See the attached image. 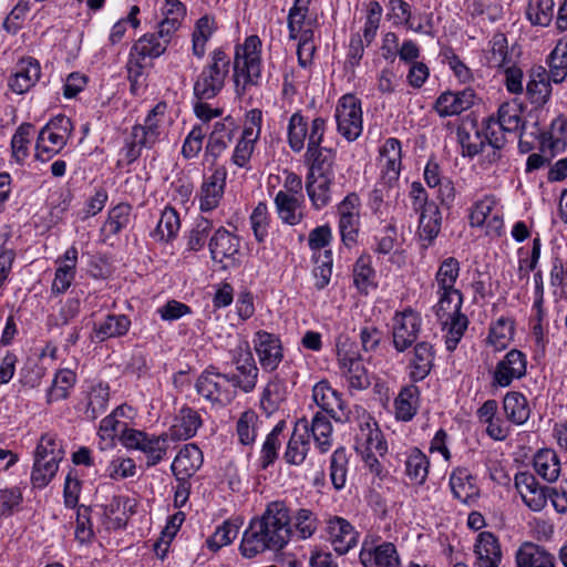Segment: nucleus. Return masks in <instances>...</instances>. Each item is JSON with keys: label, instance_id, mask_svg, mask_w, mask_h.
<instances>
[{"label": "nucleus", "instance_id": "1", "mask_svg": "<svg viewBox=\"0 0 567 567\" xmlns=\"http://www.w3.org/2000/svg\"><path fill=\"white\" fill-rule=\"evenodd\" d=\"M290 506L281 499L269 502L260 516L254 517L244 532L240 553L252 558L266 550L285 548L290 538Z\"/></svg>", "mask_w": 567, "mask_h": 567}, {"label": "nucleus", "instance_id": "2", "mask_svg": "<svg viewBox=\"0 0 567 567\" xmlns=\"http://www.w3.org/2000/svg\"><path fill=\"white\" fill-rule=\"evenodd\" d=\"M262 42L256 34L245 38L243 43L235 45L233 60V81L235 93L244 97L261 82Z\"/></svg>", "mask_w": 567, "mask_h": 567}, {"label": "nucleus", "instance_id": "3", "mask_svg": "<svg viewBox=\"0 0 567 567\" xmlns=\"http://www.w3.org/2000/svg\"><path fill=\"white\" fill-rule=\"evenodd\" d=\"M523 107L516 100L501 104L496 116L486 120L484 136L494 150V157H498L496 151L502 150L506 144V134H517L524 126L522 117Z\"/></svg>", "mask_w": 567, "mask_h": 567}, {"label": "nucleus", "instance_id": "4", "mask_svg": "<svg viewBox=\"0 0 567 567\" xmlns=\"http://www.w3.org/2000/svg\"><path fill=\"white\" fill-rule=\"evenodd\" d=\"M231 60L225 49L215 48L208 55L207 64L194 82V95L198 100H212L224 89Z\"/></svg>", "mask_w": 567, "mask_h": 567}, {"label": "nucleus", "instance_id": "5", "mask_svg": "<svg viewBox=\"0 0 567 567\" xmlns=\"http://www.w3.org/2000/svg\"><path fill=\"white\" fill-rule=\"evenodd\" d=\"M337 363L341 377L350 391H363L371 384L370 374L365 368L357 344L347 337L339 336L336 340Z\"/></svg>", "mask_w": 567, "mask_h": 567}, {"label": "nucleus", "instance_id": "6", "mask_svg": "<svg viewBox=\"0 0 567 567\" xmlns=\"http://www.w3.org/2000/svg\"><path fill=\"white\" fill-rule=\"evenodd\" d=\"M327 131V120L317 116L311 123L301 114L295 112L288 122L287 141L293 153H300L305 148L306 138L308 140L306 151L326 148L322 142Z\"/></svg>", "mask_w": 567, "mask_h": 567}, {"label": "nucleus", "instance_id": "7", "mask_svg": "<svg viewBox=\"0 0 567 567\" xmlns=\"http://www.w3.org/2000/svg\"><path fill=\"white\" fill-rule=\"evenodd\" d=\"M195 388L203 399L218 409L230 404L237 395V390L228 373H221L214 367L205 369L199 374Z\"/></svg>", "mask_w": 567, "mask_h": 567}, {"label": "nucleus", "instance_id": "8", "mask_svg": "<svg viewBox=\"0 0 567 567\" xmlns=\"http://www.w3.org/2000/svg\"><path fill=\"white\" fill-rule=\"evenodd\" d=\"M460 271V261L454 257L445 258L436 270L434 285L436 287V303H439L440 312L456 311L457 307L463 305V295L455 287Z\"/></svg>", "mask_w": 567, "mask_h": 567}, {"label": "nucleus", "instance_id": "9", "mask_svg": "<svg viewBox=\"0 0 567 567\" xmlns=\"http://www.w3.org/2000/svg\"><path fill=\"white\" fill-rule=\"evenodd\" d=\"M167 433L151 434L141 430H124L121 443L127 450L142 452L146 457L147 466H155L165 460L169 449Z\"/></svg>", "mask_w": 567, "mask_h": 567}, {"label": "nucleus", "instance_id": "10", "mask_svg": "<svg viewBox=\"0 0 567 567\" xmlns=\"http://www.w3.org/2000/svg\"><path fill=\"white\" fill-rule=\"evenodd\" d=\"M355 419L354 449L358 454L375 452L384 456L388 444L375 420L361 406H354L352 420Z\"/></svg>", "mask_w": 567, "mask_h": 567}, {"label": "nucleus", "instance_id": "11", "mask_svg": "<svg viewBox=\"0 0 567 567\" xmlns=\"http://www.w3.org/2000/svg\"><path fill=\"white\" fill-rule=\"evenodd\" d=\"M71 120L65 115H56L39 132L35 144L38 159L48 161L66 145L72 133Z\"/></svg>", "mask_w": 567, "mask_h": 567}, {"label": "nucleus", "instance_id": "12", "mask_svg": "<svg viewBox=\"0 0 567 567\" xmlns=\"http://www.w3.org/2000/svg\"><path fill=\"white\" fill-rule=\"evenodd\" d=\"M234 372L228 373L236 390L250 393L256 389L259 369L256 364L248 342H239L230 352Z\"/></svg>", "mask_w": 567, "mask_h": 567}, {"label": "nucleus", "instance_id": "13", "mask_svg": "<svg viewBox=\"0 0 567 567\" xmlns=\"http://www.w3.org/2000/svg\"><path fill=\"white\" fill-rule=\"evenodd\" d=\"M334 118L338 133L348 142H353L363 131L361 100L353 94L342 95L336 105Z\"/></svg>", "mask_w": 567, "mask_h": 567}, {"label": "nucleus", "instance_id": "14", "mask_svg": "<svg viewBox=\"0 0 567 567\" xmlns=\"http://www.w3.org/2000/svg\"><path fill=\"white\" fill-rule=\"evenodd\" d=\"M470 225L485 227L487 236H501L504 228L503 212L495 196L485 195L473 203L470 209Z\"/></svg>", "mask_w": 567, "mask_h": 567}, {"label": "nucleus", "instance_id": "15", "mask_svg": "<svg viewBox=\"0 0 567 567\" xmlns=\"http://www.w3.org/2000/svg\"><path fill=\"white\" fill-rule=\"evenodd\" d=\"M422 318L411 308L395 312L392 324L393 347L398 352H404L417 339L421 331Z\"/></svg>", "mask_w": 567, "mask_h": 567}, {"label": "nucleus", "instance_id": "16", "mask_svg": "<svg viewBox=\"0 0 567 567\" xmlns=\"http://www.w3.org/2000/svg\"><path fill=\"white\" fill-rule=\"evenodd\" d=\"M312 400L336 422H352L353 411L347 409L340 393L331 386L329 381L321 380L313 385Z\"/></svg>", "mask_w": 567, "mask_h": 567}, {"label": "nucleus", "instance_id": "17", "mask_svg": "<svg viewBox=\"0 0 567 567\" xmlns=\"http://www.w3.org/2000/svg\"><path fill=\"white\" fill-rule=\"evenodd\" d=\"M166 103L159 102L148 112L143 124L132 127L137 142L145 145V148H152L161 141L166 124Z\"/></svg>", "mask_w": 567, "mask_h": 567}, {"label": "nucleus", "instance_id": "18", "mask_svg": "<svg viewBox=\"0 0 567 567\" xmlns=\"http://www.w3.org/2000/svg\"><path fill=\"white\" fill-rule=\"evenodd\" d=\"M227 171L224 166H217L213 172L204 176L197 194L199 210L203 213L216 209L225 193Z\"/></svg>", "mask_w": 567, "mask_h": 567}, {"label": "nucleus", "instance_id": "19", "mask_svg": "<svg viewBox=\"0 0 567 567\" xmlns=\"http://www.w3.org/2000/svg\"><path fill=\"white\" fill-rule=\"evenodd\" d=\"M210 257L216 262H226L225 266H235L240 249L239 238L225 227H218L208 241Z\"/></svg>", "mask_w": 567, "mask_h": 567}, {"label": "nucleus", "instance_id": "20", "mask_svg": "<svg viewBox=\"0 0 567 567\" xmlns=\"http://www.w3.org/2000/svg\"><path fill=\"white\" fill-rule=\"evenodd\" d=\"M254 349L261 369L265 372H274L284 359L280 339L267 331H257L254 336Z\"/></svg>", "mask_w": 567, "mask_h": 567}, {"label": "nucleus", "instance_id": "21", "mask_svg": "<svg viewBox=\"0 0 567 567\" xmlns=\"http://www.w3.org/2000/svg\"><path fill=\"white\" fill-rule=\"evenodd\" d=\"M527 359L525 353L517 349L508 351L496 364L493 373V383L501 388L511 385L514 380L526 374Z\"/></svg>", "mask_w": 567, "mask_h": 567}, {"label": "nucleus", "instance_id": "22", "mask_svg": "<svg viewBox=\"0 0 567 567\" xmlns=\"http://www.w3.org/2000/svg\"><path fill=\"white\" fill-rule=\"evenodd\" d=\"M399 194V182L380 177L370 193L368 205L380 220L385 221Z\"/></svg>", "mask_w": 567, "mask_h": 567}, {"label": "nucleus", "instance_id": "23", "mask_svg": "<svg viewBox=\"0 0 567 567\" xmlns=\"http://www.w3.org/2000/svg\"><path fill=\"white\" fill-rule=\"evenodd\" d=\"M310 451L309 421L306 417L299 419L287 442L284 452V460L289 465H301Z\"/></svg>", "mask_w": 567, "mask_h": 567}, {"label": "nucleus", "instance_id": "24", "mask_svg": "<svg viewBox=\"0 0 567 567\" xmlns=\"http://www.w3.org/2000/svg\"><path fill=\"white\" fill-rule=\"evenodd\" d=\"M360 561L363 567H401L396 547L389 542L373 545L365 540L360 550Z\"/></svg>", "mask_w": 567, "mask_h": 567}, {"label": "nucleus", "instance_id": "25", "mask_svg": "<svg viewBox=\"0 0 567 567\" xmlns=\"http://www.w3.org/2000/svg\"><path fill=\"white\" fill-rule=\"evenodd\" d=\"M515 487L524 504L533 512L542 511L547 504L548 492L532 473L520 472L516 474Z\"/></svg>", "mask_w": 567, "mask_h": 567}, {"label": "nucleus", "instance_id": "26", "mask_svg": "<svg viewBox=\"0 0 567 567\" xmlns=\"http://www.w3.org/2000/svg\"><path fill=\"white\" fill-rule=\"evenodd\" d=\"M475 100V91L471 87L457 92L446 91L436 99L434 109L441 117L454 116L471 109Z\"/></svg>", "mask_w": 567, "mask_h": 567}, {"label": "nucleus", "instance_id": "27", "mask_svg": "<svg viewBox=\"0 0 567 567\" xmlns=\"http://www.w3.org/2000/svg\"><path fill=\"white\" fill-rule=\"evenodd\" d=\"M131 408L127 405H120L115 408L109 415L100 422L97 435L100 439L99 446L101 450H106L114 445L116 436L121 440L124 430H132L127 427L126 422L122 419L127 416Z\"/></svg>", "mask_w": 567, "mask_h": 567}, {"label": "nucleus", "instance_id": "28", "mask_svg": "<svg viewBox=\"0 0 567 567\" xmlns=\"http://www.w3.org/2000/svg\"><path fill=\"white\" fill-rule=\"evenodd\" d=\"M379 168L380 177L399 182L402 169V145L398 138H386L380 147Z\"/></svg>", "mask_w": 567, "mask_h": 567}, {"label": "nucleus", "instance_id": "29", "mask_svg": "<svg viewBox=\"0 0 567 567\" xmlns=\"http://www.w3.org/2000/svg\"><path fill=\"white\" fill-rule=\"evenodd\" d=\"M80 405L89 420H95L105 412L110 400V388L106 383L96 382L86 385L81 392Z\"/></svg>", "mask_w": 567, "mask_h": 567}, {"label": "nucleus", "instance_id": "30", "mask_svg": "<svg viewBox=\"0 0 567 567\" xmlns=\"http://www.w3.org/2000/svg\"><path fill=\"white\" fill-rule=\"evenodd\" d=\"M236 128V123L230 116L215 122L208 135L205 156L216 161L228 148L235 136Z\"/></svg>", "mask_w": 567, "mask_h": 567}, {"label": "nucleus", "instance_id": "31", "mask_svg": "<svg viewBox=\"0 0 567 567\" xmlns=\"http://www.w3.org/2000/svg\"><path fill=\"white\" fill-rule=\"evenodd\" d=\"M435 351L430 342L415 343L408 362V374L412 382L423 381L431 372Z\"/></svg>", "mask_w": 567, "mask_h": 567}, {"label": "nucleus", "instance_id": "32", "mask_svg": "<svg viewBox=\"0 0 567 567\" xmlns=\"http://www.w3.org/2000/svg\"><path fill=\"white\" fill-rule=\"evenodd\" d=\"M461 308L462 305L457 307L456 311L451 310L449 313L447 311L443 313L439 311V303L434 306V312L443 326V329L446 330L445 346L449 351L456 349L468 326V320L466 316L461 312Z\"/></svg>", "mask_w": 567, "mask_h": 567}, {"label": "nucleus", "instance_id": "33", "mask_svg": "<svg viewBox=\"0 0 567 567\" xmlns=\"http://www.w3.org/2000/svg\"><path fill=\"white\" fill-rule=\"evenodd\" d=\"M327 532L333 549L347 554L358 543V533L353 526L342 517H332L328 520Z\"/></svg>", "mask_w": 567, "mask_h": 567}, {"label": "nucleus", "instance_id": "34", "mask_svg": "<svg viewBox=\"0 0 567 567\" xmlns=\"http://www.w3.org/2000/svg\"><path fill=\"white\" fill-rule=\"evenodd\" d=\"M202 424L203 420L196 410L183 406L167 432L168 437L172 441H186L196 435Z\"/></svg>", "mask_w": 567, "mask_h": 567}, {"label": "nucleus", "instance_id": "35", "mask_svg": "<svg viewBox=\"0 0 567 567\" xmlns=\"http://www.w3.org/2000/svg\"><path fill=\"white\" fill-rule=\"evenodd\" d=\"M449 484L453 496L461 503L471 504L480 495L475 477L465 467L453 470L450 474Z\"/></svg>", "mask_w": 567, "mask_h": 567}, {"label": "nucleus", "instance_id": "36", "mask_svg": "<svg viewBox=\"0 0 567 567\" xmlns=\"http://www.w3.org/2000/svg\"><path fill=\"white\" fill-rule=\"evenodd\" d=\"M41 66L38 60L28 56L21 59L17 65L9 85L18 94L29 91L40 79Z\"/></svg>", "mask_w": 567, "mask_h": 567}, {"label": "nucleus", "instance_id": "37", "mask_svg": "<svg viewBox=\"0 0 567 567\" xmlns=\"http://www.w3.org/2000/svg\"><path fill=\"white\" fill-rule=\"evenodd\" d=\"M474 553L476 555V567H498L502 560L498 539L491 532L478 534Z\"/></svg>", "mask_w": 567, "mask_h": 567}, {"label": "nucleus", "instance_id": "38", "mask_svg": "<svg viewBox=\"0 0 567 567\" xmlns=\"http://www.w3.org/2000/svg\"><path fill=\"white\" fill-rule=\"evenodd\" d=\"M202 464V451L195 444H186L175 456L171 468L176 478L189 480Z\"/></svg>", "mask_w": 567, "mask_h": 567}, {"label": "nucleus", "instance_id": "39", "mask_svg": "<svg viewBox=\"0 0 567 567\" xmlns=\"http://www.w3.org/2000/svg\"><path fill=\"white\" fill-rule=\"evenodd\" d=\"M288 396V386L284 378L279 374L272 375L260 395V408L262 411L271 415L280 409Z\"/></svg>", "mask_w": 567, "mask_h": 567}, {"label": "nucleus", "instance_id": "40", "mask_svg": "<svg viewBox=\"0 0 567 567\" xmlns=\"http://www.w3.org/2000/svg\"><path fill=\"white\" fill-rule=\"evenodd\" d=\"M290 538L298 540H306L311 538L319 525L318 517L315 512L309 508H297L293 511L290 507Z\"/></svg>", "mask_w": 567, "mask_h": 567}, {"label": "nucleus", "instance_id": "41", "mask_svg": "<svg viewBox=\"0 0 567 567\" xmlns=\"http://www.w3.org/2000/svg\"><path fill=\"white\" fill-rule=\"evenodd\" d=\"M337 152L333 148L306 151L305 163L308 166L307 176H336Z\"/></svg>", "mask_w": 567, "mask_h": 567}, {"label": "nucleus", "instance_id": "42", "mask_svg": "<svg viewBox=\"0 0 567 567\" xmlns=\"http://www.w3.org/2000/svg\"><path fill=\"white\" fill-rule=\"evenodd\" d=\"M516 567H556L555 557L543 547L526 542L515 554Z\"/></svg>", "mask_w": 567, "mask_h": 567}, {"label": "nucleus", "instance_id": "43", "mask_svg": "<svg viewBox=\"0 0 567 567\" xmlns=\"http://www.w3.org/2000/svg\"><path fill=\"white\" fill-rule=\"evenodd\" d=\"M315 447L321 453H328L333 445V426L328 415L316 412L309 422V437Z\"/></svg>", "mask_w": 567, "mask_h": 567}, {"label": "nucleus", "instance_id": "44", "mask_svg": "<svg viewBox=\"0 0 567 567\" xmlns=\"http://www.w3.org/2000/svg\"><path fill=\"white\" fill-rule=\"evenodd\" d=\"M403 455L404 474L413 484L423 485L429 476V457L417 447L408 449Z\"/></svg>", "mask_w": 567, "mask_h": 567}, {"label": "nucleus", "instance_id": "45", "mask_svg": "<svg viewBox=\"0 0 567 567\" xmlns=\"http://www.w3.org/2000/svg\"><path fill=\"white\" fill-rule=\"evenodd\" d=\"M302 196L279 190L275 196V206L282 223L295 226L302 219Z\"/></svg>", "mask_w": 567, "mask_h": 567}, {"label": "nucleus", "instance_id": "46", "mask_svg": "<svg viewBox=\"0 0 567 567\" xmlns=\"http://www.w3.org/2000/svg\"><path fill=\"white\" fill-rule=\"evenodd\" d=\"M336 176H306L307 195L316 209L326 207L332 198Z\"/></svg>", "mask_w": 567, "mask_h": 567}, {"label": "nucleus", "instance_id": "47", "mask_svg": "<svg viewBox=\"0 0 567 567\" xmlns=\"http://www.w3.org/2000/svg\"><path fill=\"white\" fill-rule=\"evenodd\" d=\"M566 147L567 120L558 117L553 121L549 131L543 135L540 150L544 154H549L550 157H555L557 154L563 153Z\"/></svg>", "mask_w": 567, "mask_h": 567}, {"label": "nucleus", "instance_id": "48", "mask_svg": "<svg viewBox=\"0 0 567 567\" xmlns=\"http://www.w3.org/2000/svg\"><path fill=\"white\" fill-rule=\"evenodd\" d=\"M420 390L414 384L403 386L394 400L395 417L400 421H411L417 412Z\"/></svg>", "mask_w": 567, "mask_h": 567}, {"label": "nucleus", "instance_id": "49", "mask_svg": "<svg viewBox=\"0 0 567 567\" xmlns=\"http://www.w3.org/2000/svg\"><path fill=\"white\" fill-rule=\"evenodd\" d=\"M163 19L158 23L161 34L173 38L174 33L182 25L183 20L186 17V7L179 0H165L162 7Z\"/></svg>", "mask_w": 567, "mask_h": 567}, {"label": "nucleus", "instance_id": "50", "mask_svg": "<svg viewBox=\"0 0 567 567\" xmlns=\"http://www.w3.org/2000/svg\"><path fill=\"white\" fill-rule=\"evenodd\" d=\"M419 214V236L422 241L426 243L425 246H429L441 231L442 215L436 204H430Z\"/></svg>", "mask_w": 567, "mask_h": 567}, {"label": "nucleus", "instance_id": "51", "mask_svg": "<svg viewBox=\"0 0 567 567\" xmlns=\"http://www.w3.org/2000/svg\"><path fill=\"white\" fill-rule=\"evenodd\" d=\"M171 40V37L164 38L161 34V30L158 29L156 33H147L142 35L134 43L131 50L134 54H138L144 59H155L161 56L165 52Z\"/></svg>", "mask_w": 567, "mask_h": 567}, {"label": "nucleus", "instance_id": "52", "mask_svg": "<svg viewBox=\"0 0 567 567\" xmlns=\"http://www.w3.org/2000/svg\"><path fill=\"white\" fill-rule=\"evenodd\" d=\"M130 327L131 320L125 315H109L94 326L93 331L97 340L104 341L126 334Z\"/></svg>", "mask_w": 567, "mask_h": 567}, {"label": "nucleus", "instance_id": "53", "mask_svg": "<svg viewBox=\"0 0 567 567\" xmlns=\"http://www.w3.org/2000/svg\"><path fill=\"white\" fill-rule=\"evenodd\" d=\"M215 31L216 22L213 17L206 14L196 21L192 34V51L196 58H204L206 53V44Z\"/></svg>", "mask_w": 567, "mask_h": 567}, {"label": "nucleus", "instance_id": "54", "mask_svg": "<svg viewBox=\"0 0 567 567\" xmlns=\"http://www.w3.org/2000/svg\"><path fill=\"white\" fill-rule=\"evenodd\" d=\"M549 78L544 68H539L530 74L526 85V94L532 104L544 105L550 96Z\"/></svg>", "mask_w": 567, "mask_h": 567}, {"label": "nucleus", "instance_id": "55", "mask_svg": "<svg viewBox=\"0 0 567 567\" xmlns=\"http://www.w3.org/2000/svg\"><path fill=\"white\" fill-rule=\"evenodd\" d=\"M548 78L554 83H561L567 78V41L558 40L547 58Z\"/></svg>", "mask_w": 567, "mask_h": 567}, {"label": "nucleus", "instance_id": "56", "mask_svg": "<svg viewBox=\"0 0 567 567\" xmlns=\"http://www.w3.org/2000/svg\"><path fill=\"white\" fill-rule=\"evenodd\" d=\"M75 383L76 374L72 370H59L55 373L52 384L47 392V402L51 404L53 402L65 400L69 396L70 391L71 389H73Z\"/></svg>", "mask_w": 567, "mask_h": 567}, {"label": "nucleus", "instance_id": "57", "mask_svg": "<svg viewBox=\"0 0 567 567\" xmlns=\"http://www.w3.org/2000/svg\"><path fill=\"white\" fill-rule=\"evenodd\" d=\"M485 60L489 68L502 69L511 64L508 42L504 33H495L485 52Z\"/></svg>", "mask_w": 567, "mask_h": 567}, {"label": "nucleus", "instance_id": "58", "mask_svg": "<svg viewBox=\"0 0 567 567\" xmlns=\"http://www.w3.org/2000/svg\"><path fill=\"white\" fill-rule=\"evenodd\" d=\"M285 429L286 422L279 421L270 431V433L266 436L259 456V463L262 470H266L277 460L278 451L281 446L280 435L282 434Z\"/></svg>", "mask_w": 567, "mask_h": 567}, {"label": "nucleus", "instance_id": "59", "mask_svg": "<svg viewBox=\"0 0 567 567\" xmlns=\"http://www.w3.org/2000/svg\"><path fill=\"white\" fill-rule=\"evenodd\" d=\"M504 410L514 424H524L530 415L527 399L519 392H509L504 398Z\"/></svg>", "mask_w": 567, "mask_h": 567}, {"label": "nucleus", "instance_id": "60", "mask_svg": "<svg viewBox=\"0 0 567 567\" xmlns=\"http://www.w3.org/2000/svg\"><path fill=\"white\" fill-rule=\"evenodd\" d=\"M214 224L210 219L199 216L195 219L187 235L186 247L190 251H199L208 245V238L212 237Z\"/></svg>", "mask_w": 567, "mask_h": 567}, {"label": "nucleus", "instance_id": "61", "mask_svg": "<svg viewBox=\"0 0 567 567\" xmlns=\"http://www.w3.org/2000/svg\"><path fill=\"white\" fill-rule=\"evenodd\" d=\"M181 228L178 213L173 207H165L153 233L156 240L168 241L176 237Z\"/></svg>", "mask_w": 567, "mask_h": 567}, {"label": "nucleus", "instance_id": "62", "mask_svg": "<svg viewBox=\"0 0 567 567\" xmlns=\"http://www.w3.org/2000/svg\"><path fill=\"white\" fill-rule=\"evenodd\" d=\"M534 468L548 482H554L560 473V463L553 450H542L534 457Z\"/></svg>", "mask_w": 567, "mask_h": 567}, {"label": "nucleus", "instance_id": "63", "mask_svg": "<svg viewBox=\"0 0 567 567\" xmlns=\"http://www.w3.org/2000/svg\"><path fill=\"white\" fill-rule=\"evenodd\" d=\"M513 336V321L502 317L491 326L487 342L495 351H502L507 348Z\"/></svg>", "mask_w": 567, "mask_h": 567}, {"label": "nucleus", "instance_id": "64", "mask_svg": "<svg viewBox=\"0 0 567 567\" xmlns=\"http://www.w3.org/2000/svg\"><path fill=\"white\" fill-rule=\"evenodd\" d=\"M260 420L252 410L243 412L236 424L238 440L243 445H251L258 435Z\"/></svg>", "mask_w": 567, "mask_h": 567}]
</instances>
